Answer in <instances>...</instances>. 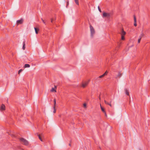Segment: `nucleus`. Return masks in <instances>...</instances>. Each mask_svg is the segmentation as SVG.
I'll list each match as a JSON object with an SVG mask.
<instances>
[{
  "instance_id": "nucleus-38",
  "label": "nucleus",
  "mask_w": 150,
  "mask_h": 150,
  "mask_svg": "<svg viewBox=\"0 0 150 150\" xmlns=\"http://www.w3.org/2000/svg\"><path fill=\"white\" fill-rule=\"evenodd\" d=\"M69 146H70V144H69Z\"/></svg>"
},
{
  "instance_id": "nucleus-9",
  "label": "nucleus",
  "mask_w": 150,
  "mask_h": 150,
  "mask_svg": "<svg viewBox=\"0 0 150 150\" xmlns=\"http://www.w3.org/2000/svg\"><path fill=\"white\" fill-rule=\"evenodd\" d=\"M122 76V74L120 72H119L118 74L116 76L115 78L116 79H117V78H120Z\"/></svg>"
},
{
  "instance_id": "nucleus-19",
  "label": "nucleus",
  "mask_w": 150,
  "mask_h": 150,
  "mask_svg": "<svg viewBox=\"0 0 150 150\" xmlns=\"http://www.w3.org/2000/svg\"><path fill=\"white\" fill-rule=\"evenodd\" d=\"M53 108L54 109V111H53V112L54 113H55L56 112V110H55V107L53 106Z\"/></svg>"
},
{
  "instance_id": "nucleus-6",
  "label": "nucleus",
  "mask_w": 150,
  "mask_h": 150,
  "mask_svg": "<svg viewBox=\"0 0 150 150\" xmlns=\"http://www.w3.org/2000/svg\"><path fill=\"white\" fill-rule=\"evenodd\" d=\"M89 81H85L82 83L81 86L83 88H85L88 84Z\"/></svg>"
},
{
  "instance_id": "nucleus-30",
  "label": "nucleus",
  "mask_w": 150,
  "mask_h": 150,
  "mask_svg": "<svg viewBox=\"0 0 150 150\" xmlns=\"http://www.w3.org/2000/svg\"><path fill=\"white\" fill-rule=\"evenodd\" d=\"M69 5V1H68L67 2V6Z\"/></svg>"
},
{
  "instance_id": "nucleus-36",
  "label": "nucleus",
  "mask_w": 150,
  "mask_h": 150,
  "mask_svg": "<svg viewBox=\"0 0 150 150\" xmlns=\"http://www.w3.org/2000/svg\"><path fill=\"white\" fill-rule=\"evenodd\" d=\"M99 99H100V96H99Z\"/></svg>"
},
{
  "instance_id": "nucleus-33",
  "label": "nucleus",
  "mask_w": 150,
  "mask_h": 150,
  "mask_svg": "<svg viewBox=\"0 0 150 150\" xmlns=\"http://www.w3.org/2000/svg\"><path fill=\"white\" fill-rule=\"evenodd\" d=\"M108 105H109L110 107H112V105H111V104L110 103H109V104H108Z\"/></svg>"
},
{
  "instance_id": "nucleus-14",
  "label": "nucleus",
  "mask_w": 150,
  "mask_h": 150,
  "mask_svg": "<svg viewBox=\"0 0 150 150\" xmlns=\"http://www.w3.org/2000/svg\"><path fill=\"white\" fill-rule=\"evenodd\" d=\"M100 108H101V110L102 111V112L104 113V112H105V109L100 104Z\"/></svg>"
},
{
  "instance_id": "nucleus-25",
  "label": "nucleus",
  "mask_w": 150,
  "mask_h": 150,
  "mask_svg": "<svg viewBox=\"0 0 150 150\" xmlns=\"http://www.w3.org/2000/svg\"><path fill=\"white\" fill-rule=\"evenodd\" d=\"M22 71V69L19 70L18 71V74H19Z\"/></svg>"
},
{
  "instance_id": "nucleus-5",
  "label": "nucleus",
  "mask_w": 150,
  "mask_h": 150,
  "mask_svg": "<svg viewBox=\"0 0 150 150\" xmlns=\"http://www.w3.org/2000/svg\"><path fill=\"white\" fill-rule=\"evenodd\" d=\"M107 71H106L102 75H101L99 77H98L97 79V80L99 81V82H100L101 81L100 80V79L101 78H102L103 77H104L105 76L107 75Z\"/></svg>"
},
{
  "instance_id": "nucleus-4",
  "label": "nucleus",
  "mask_w": 150,
  "mask_h": 150,
  "mask_svg": "<svg viewBox=\"0 0 150 150\" xmlns=\"http://www.w3.org/2000/svg\"><path fill=\"white\" fill-rule=\"evenodd\" d=\"M107 71H106L102 75H101L99 77H98L97 79V80L99 81V82H100L101 81L100 80V79L101 78H102L103 77H104L105 76L107 75Z\"/></svg>"
},
{
  "instance_id": "nucleus-13",
  "label": "nucleus",
  "mask_w": 150,
  "mask_h": 150,
  "mask_svg": "<svg viewBox=\"0 0 150 150\" xmlns=\"http://www.w3.org/2000/svg\"><path fill=\"white\" fill-rule=\"evenodd\" d=\"M125 93L126 94L127 96H129V92L128 90L126 88L125 89Z\"/></svg>"
},
{
  "instance_id": "nucleus-35",
  "label": "nucleus",
  "mask_w": 150,
  "mask_h": 150,
  "mask_svg": "<svg viewBox=\"0 0 150 150\" xmlns=\"http://www.w3.org/2000/svg\"><path fill=\"white\" fill-rule=\"evenodd\" d=\"M10 135L12 137H14V135L11 134H10Z\"/></svg>"
},
{
  "instance_id": "nucleus-18",
  "label": "nucleus",
  "mask_w": 150,
  "mask_h": 150,
  "mask_svg": "<svg viewBox=\"0 0 150 150\" xmlns=\"http://www.w3.org/2000/svg\"><path fill=\"white\" fill-rule=\"evenodd\" d=\"M51 91L52 92H54V91L56 92V91L55 90V88H52Z\"/></svg>"
},
{
  "instance_id": "nucleus-24",
  "label": "nucleus",
  "mask_w": 150,
  "mask_h": 150,
  "mask_svg": "<svg viewBox=\"0 0 150 150\" xmlns=\"http://www.w3.org/2000/svg\"><path fill=\"white\" fill-rule=\"evenodd\" d=\"M98 10L100 12H101V9H100V7H99V6H98Z\"/></svg>"
},
{
  "instance_id": "nucleus-28",
  "label": "nucleus",
  "mask_w": 150,
  "mask_h": 150,
  "mask_svg": "<svg viewBox=\"0 0 150 150\" xmlns=\"http://www.w3.org/2000/svg\"><path fill=\"white\" fill-rule=\"evenodd\" d=\"M41 19H42V21L43 22V23H44V24H45V22L44 21V20L42 19V18Z\"/></svg>"
},
{
  "instance_id": "nucleus-1",
  "label": "nucleus",
  "mask_w": 150,
  "mask_h": 150,
  "mask_svg": "<svg viewBox=\"0 0 150 150\" xmlns=\"http://www.w3.org/2000/svg\"><path fill=\"white\" fill-rule=\"evenodd\" d=\"M20 141L23 143L24 145L26 146H28L29 144L28 142L26 139H24L23 138H21L19 139Z\"/></svg>"
},
{
  "instance_id": "nucleus-26",
  "label": "nucleus",
  "mask_w": 150,
  "mask_h": 150,
  "mask_svg": "<svg viewBox=\"0 0 150 150\" xmlns=\"http://www.w3.org/2000/svg\"><path fill=\"white\" fill-rule=\"evenodd\" d=\"M140 36L142 37H143L144 36V35L143 33H142L140 35Z\"/></svg>"
},
{
  "instance_id": "nucleus-27",
  "label": "nucleus",
  "mask_w": 150,
  "mask_h": 150,
  "mask_svg": "<svg viewBox=\"0 0 150 150\" xmlns=\"http://www.w3.org/2000/svg\"><path fill=\"white\" fill-rule=\"evenodd\" d=\"M141 40V39H140L139 38L138 39V43H139L140 42Z\"/></svg>"
},
{
  "instance_id": "nucleus-17",
  "label": "nucleus",
  "mask_w": 150,
  "mask_h": 150,
  "mask_svg": "<svg viewBox=\"0 0 150 150\" xmlns=\"http://www.w3.org/2000/svg\"><path fill=\"white\" fill-rule=\"evenodd\" d=\"M75 2L76 3V4L77 5H79V1L78 0H74Z\"/></svg>"
},
{
  "instance_id": "nucleus-11",
  "label": "nucleus",
  "mask_w": 150,
  "mask_h": 150,
  "mask_svg": "<svg viewBox=\"0 0 150 150\" xmlns=\"http://www.w3.org/2000/svg\"><path fill=\"white\" fill-rule=\"evenodd\" d=\"M5 109V106L4 105L2 104L0 107V110H4Z\"/></svg>"
},
{
  "instance_id": "nucleus-21",
  "label": "nucleus",
  "mask_w": 150,
  "mask_h": 150,
  "mask_svg": "<svg viewBox=\"0 0 150 150\" xmlns=\"http://www.w3.org/2000/svg\"><path fill=\"white\" fill-rule=\"evenodd\" d=\"M54 106H53L55 107V105H56V100L55 99H54Z\"/></svg>"
},
{
  "instance_id": "nucleus-22",
  "label": "nucleus",
  "mask_w": 150,
  "mask_h": 150,
  "mask_svg": "<svg viewBox=\"0 0 150 150\" xmlns=\"http://www.w3.org/2000/svg\"><path fill=\"white\" fill-rule=\"evenodd\" d=\"M121 39L122 40H123L125 39V37L124 35H121Z\"/></svg>"
},
{
  "instance_id": "nucleus-16",
  "label": "nucleus",
  "mask_w": 150,
  "mask_h": 150,
  "mask_svg": "<svg viewBox=\"0 0 150 150\" xmlns=\"http://www.w3.org/2000/svg\"><path fill=\"white\" fill-rule=\"evenodd\" d=\"M34 29L35 30V33L36 34H37L38 33V31L39 30V29L38 28H35V27L34 28Z\"/></svg>"
},
{
  "instance_id": "nucleus-34",
  "label": "nucleus",
  "mask_w": 150,
  "mask_h": 150,
  "mask_svg": "<svg viewBox=\"0 0 150 150\" xmlns=\"http://www.w3.org/2000/svg\"><path fill=\"white\" fill-rule=\"evenodd\" d=\"M104 113H105V116H107V114H106V113L105 112H104Z\"/></svg>"
},
{
  "instance_id": "nucleus-10",
  "label": "nucleus",
  "mask_w": 150,
  "mask_h": 150,
  "mask_svg": "<svg viewBox=\"0 0 150 150\" xmlns=\"http://www.w3.org/2000/svg\"><path fill=\"white\" fill-rule=\"evenodd\" d=\"M134 25L135 26H136L137 25V24L136 23V17L135 16H134Z\"/></svg>"
},
{
  "instance_id": "nucleus-29",
  "label": "nucleus",
  "mask_w": 150,
  "mask_h": 150,
  "mask_svg": "<svg viewBox=\"0 0 150 150\" xmlns=\"http://www.w3.org/2000/svg\"><path fill=\"white\" fill-rule=\"evenodd\" d=\"M83 106L84 107H86V104L85 103L83 104Z\"/></svg>"
},
{
  "instance_id": "nucleus-7",
  "label": "nucleus",
  "mask_w": 150,
  "mask_h": 150,
  "mask_svg": "<svg viewBox=\"0 0 150 150\" xmlns=\"http://www.w3.org/2000/svg\"><path fill=\"white\" fill-rule=\"evenodd\" d=\"M23 19L22 18H21L20 20H17L16 21V23L17 25L19 24H22L23 22Z\"/></svg>"
},
{
  "instance_id": "nucleus-12",
  "label": "nucleus",
  "mask_w": 150,
  "mask_h": 150,
  "mask_svg": "<svg viewBox=\"0 0 150 150\" xmlns=\"http://www.w3.org/2000/svg\"><path fill=\"white\" fill-rule=\"evenodd\" d=\"M23 47L22 49L23 50H25V41H24L23 42Z\"/></svg>"
},
{
  "instance_id": "nucleus-20",
  "label": "nucleus",
  "mask_w": 150,
  "mask_h": 150,
  "mask_svg": "<svg viewBox=\"0 0 150 150\" xmlns=\"http://www.w3.org/2000/svg\"><path fill=\"white\" fill-rule=\"evenodd\" d=\"M38 137L39 139L41 140V141H42V139L40 135H38Z\"/></svg>"
},
{
  "instance_id": "nucleus-23",
  "label": "nucleus",
  "mask_w": 150,
  "mask_h": 150,
  "mask_svg": "<svg viewBox=\"0 0 150 150\" xmlns=\"http://www.w3.org/2000/svg\"><path fill=\"white\" fill-rule=\"evenodd\" d=\"M104 102L106 104H107V105L109 104V103L108 102H107L106 100H105Z\"/></svg>"
},
{
  "instance_id": "nucleus-39",
  "label": "nucleus",
  "mask_w": 150,
  "mask_h": 150,
  "mask_svg": "<svg viewBox=\"0 0 150 150\" xmlns=\"http://www.w3.org/2000/svg\"><path fill=\"white\" fill-rule=\"evenodd\" d=\"M139 150H141L140 149Z\"/></svg>"
},
{
  "instance_id": "nucleus-37",
  "label": "nucleus",
  "mask_w": 150,
  "mask_h": 150,
  "mask_svg": "<svg viewBox=\"0 0 150 150\" xmlns=\"http://www.w3.org/2000/svg\"><path fill=\"white\" fill-rule=\"evenodd\" d=\"M55 88H56V87L55 86Z\"/></svg>"
},
{
  "instance_id": "nucleus-8",
  "label": "nucleus",
  "mask_w": 150,
  "mask_h": 150,
  "mask_svg": "<svg viewBox=\"0 0 150 150\" xmlns=\"http://www.w3.org/2000/svg\"><path fill=\"white\" fill-rule=\"evenodd\" d=\"M120 33L121 34V35H124L126 34V32L124 31L123 29L121 28L120 30Z\"/></svg>"
},
{
  "instance_id": "nucleus-31",
  "label": "nucleus",
  "mask_w": 150,
  "mask_h": 150,
  "mask_svg": "<svg viewBox=\"0 0 150 150\" xmlns=\"http://www.w3.org/2000/svg\"><path fill=\"white\" fill-rule=\"evenodd\" d=\"M53 19H51V22L52 23H53Z\"/></svg>"
},
{
  "instance_id": "nucleus-3",
  "label": "nucleus",
  "mask_w": 150,
  "mask_h": 150,
  "mask_svg": "<svg viewBox=\"0 0 150 150\" xmlns=\"http://www.w3.org/2000/svg\"><path fill=\"white\" fill-rule=\"evenodd\" d=\"M111 15V13H106L104 12L103 13V17H107V18H109L110 17Z\"/></svg>"
},
{
  "instance_id": "nucleus-32",
  "label": "nucleus",
  "mask_w": 150,
  "mask_h": 150,
  "mask_svg": "<svg viewBox=\"0 0 150 150\" xmlns=\"http://www.w3.org/2000/svg\"><path fill=\"white\" fill-rule=\"evenodd\" d=\"M142 38V37H141L140 36H140H139V39H141V38Z\"/></svg>"
},
{
  "instance_id": "nucleus-2",
  "label": "nucleus",
  "mask_w": 150,
  "mask_h": 150,
  "mask_svg": "<svg viewBox=\"0 0 150 150\" xmlns=\"http://www.w3.org/2000/svg\"><path fill=\"white\" fill-rule=\"evenodd\" d=\"M90 28L91 30V36L92 37L93 36V34H94L95 31L93 27L91 25H90Z\"/></svg>"
},
{
  "instance_id": "nucleus-15",
  "label": "nucleus",
  "mask_w": 150,
  "mask_h": 150,
  "mask_svg": "<svg viewBox=\"0 0 150 150\" xmlns=\"http://www.w3.org/2000/svg\"><path fill=\"white\" fill-rule=\"evenodd\" d=\"M30 65L28 64H25L24 66L25 68H29L30 67Z\"/></svg>"
}]
</instances>
